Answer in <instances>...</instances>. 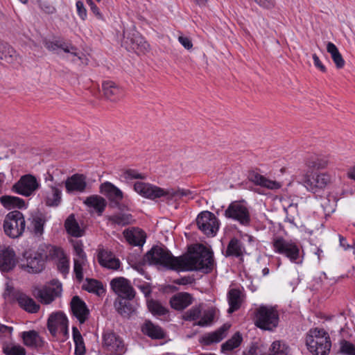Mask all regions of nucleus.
Listing matches in <instances>:
<instances>
[{
    "mask_svg": "<svg viewBox=\"0 0 355 355\" xmlns=\"http://www.w3.org/2000/svg\"><path fill=\"white\" fill-rule=\"evenodd\" d=\"M143 261L174 270L201 271L206 274L212 271L214 264L212 251L202 245H200L198 251L177 257L164 246L154 245L144 256Z\"/></svg>",
    "mask_w": 355,
    "mask_h": 355,
    "instance_id": "nucleus-1",
    "label": "nucleus"
},
{
    "mask_svg": "<svg viewBox=\"0 0 355 355\" xmlns=\"http://www.w3.org/2000/svg\"><path fill=\"white\" fill-rule=\"evenodd\" d=\"M134 190L144 198L155 200L157 198H164L163 200L177 201L184 196L191 194V191L185 189H164L150 183L137 182L134 184Z\"/></svg>",
    "mask_w": 355,
    "mask_h": 355,
    "instance_id": "nucleus-2",
    "label": "nucleus"
},
{
    "mask_svg": "<svg viewBox=\"0 0 355 355\" xmlns=\"http://www.w3.org/2000/svg\"><path fill=\"white\" fill-rule=\"evenodd\" d=\"M279 322V313L272 306L261 305L254 311V324L260 329L274 331L278 327Z\"/></svg>",
    "mask_w": 355,
    "mask_h": 355,
    "instance_id": "nucleus-3",
    "label": "nucleus"
},
{
    "mask_svg": "<svg viewBox=\"0 0 355 355\" xmlns=\"http://www.w3.org/2000/svg\"><path fill=\"white\" fill-rule=\"evenodd\" d=\"M3 227L6 236L12 239L20 237L26 229L23 214L18 210L10 211L5 216Z\"/></svg>",
    "mask_w": 355,
    "mask_h": 355,
    "instance_id": "nucleus-4",
    "label": "nucleus"
},
{
    "mask_svg": "<svg viewBox=\"0 0 355 355\" xmlns=\"http://www.w3.org/2000/svg\"><path fill=\"white\" fill-rule=\"evenodd\" d=\"M224 216L243 226L248 227L251 223L250 211L244 200L232 202L225 209Z\"/></svg>",
    "mask_w": 355,
    "mask_h": 355,
    "instance_id": "nucleus-5",
    "label": "nucleus"
},
{
    "mask_svg": "<svg viewBox=\"0 0 355 355\" xmlns=\"http://www.w3.org/2000/svg\"><path fill=\"white\" fill-rule=\"evenodd\" d=\"M40 184L36 178L31 174L22 175L19 180L15 182L11 190L12 192L28 197L33 194L39 189Z\"/></svg>",
    "mask_w": 355,
    "mask_h": 355,
    "instance_id": "nucleus-6",
    "label": "nucleus"
},
{
    "mask_svg": "<svg viewBox=\"0 0 355 355\" xmlns=\"http://www.w3.org/2000/svg\"><path fill=\"white\" fill-rule=\"evenodd\" d=\"M196 223L198 229L207 236H214L219 227L218 218L209 211L200 213L197 216Z\"/></svg>",
    "mask_w": 355,
    "mask_h": 355,
    "instance_id": "nucleus-7",
    "label": "nucleus"
},
{
    "mask_svg": "<svg viewBox=\"0 0 355 355\" xmlns=\"http://www.w3.org/2000/svg\"><path fill=\"white\" fill-rule=\"evenodd\" d=\"M272 245L276 252L285 255L292 262L298 263L300 248L295 243L277 237L274 239Z\"/></svg>",
    "mask_w": 355,
    "mask_h": 355,
    "instance_id": "nucleus-8",
    "label": "nucleus"
},
{
    "mask_svg": "<svg viewBox=\"0 0 355 355\" xmlns=\"http://www.w3.org/2000/svg\"><path fill=\"white\" fill-rule=\"evenodd\" d=\"M123 35L125 44L136 53H145L148 51L149 44L135 28L124 31Z\"/></svg>",
    "mask_w": 355,
    "mask_h": 355,
    "instance_id": "nucleus-9",
    "label": "nucleus"
},
{
    "mask_svg": "<svg viewBox=\"0 0 355 355\" xmlns=\"http://www.w3.org/2000/svg\"><path fill=\"white\" fill-rule=\"evenodd\" d=\"M331 182V177L327 173H315L313 175L306 174L302 180L306 189L316 193L324 189Z\"/></svg>",
    "mask_w": 355,
    "mask_h": 355,
    "instance_id": "nucleus-10",
    "label": "nucleus"
},
{
    "mask_svg": "<svg viewBox=\"0 0 355 355\" xmlns=\"http://www.w3.org/2000/svg\"><path fill=\"white\" fill-rule=\"evenodd\" d=\"M51 284L54 287L45 286L42 289H38L35 296L40 300L42 304H49L54 300L60 297L62 293V284L58 280H53Z\"/></svg>",
    "mask_w": 355,
    "mask_h": 355,
    "instance_id": "nucleus-11",
    "label": "nucleus"
},
{
    "mask_svg": "<svg viewBox=\"0 0 355 355\" xmlns=\"http://www.w3.org/2000/svg\"><path fill=\"white\" fill-rule=\"evenodd\" d=\"M100 192L108 198L111 207L122 209L120 202L123 198V193L114 184L110 182H105L100 186Z\"/></svg>",
    "mask_w": 355,
    "mask_h": 355,
    "instance_id": "nucleus-12",
    "label": "nucleus"
},
{
    "mask_svg": "<svg viewBox=\"0 0 355 355\" xmlns=\"http://www.w3.org/2000/svg\"><path fill=\"white\" fill-rule=\"evenodd\" d=\"M103 345L105 349L110 354L121 355L125 352L123 341L114 332L107 331L104 333Z\"/></svg>",
    "mask_w": 355,
    "mask_h": 355,
    "instance_id": "nucleus-13",
    "label": "nucleus"
},
{
    "mask_svg": "<svg viewBox=\"0 0 355 355\" xmlns=\"http://www.w3.org/2000/svg\"><path fill=\"white\" fill-rule=\"evenodd\" d=\"M134 299L135 297H116L114 302L116 312L123 318H130L136 313L138 306Z\"/></svg>",
    "mask_w": 355,
    "mask_h": 355,
    "instance_id": "nucleus-14",
    "label": "nucleus"
},
{
    "mask_svg": "<svg viewBox=\"0 0 355 355\" xmlns=\"http://www.w3.org/2000/svg\"><path fill=\"white\" fill-rule=\"evenodd\" d=\"M110 286L117 297H135L136 292L128 279L123 277L111 280Z\"/></svg>",
    "mask_w": 355,
    "mask_h": 355,
    "instance_id": "nucleus-15",
    "label": "nucleus"
},
{
    "mask_svg": "<svg viewBox=\"0 0 355 355\" xmlns=\"http://www.w3.org/2000/svg\"><path fill=\"white\" fill-rule=\"evenodd\" d=\"M64 183L68 193H83L87 187L86 176L80 173L68 177Z\"/></svg>",
    "mask_w": 355,
    "mask_h": 355,
    "instance_id": "nucleus-16",
    "label": "nucleus"
},
{
    "mask_svg": "<svg viewBox=\"0 0 355 355\" xmlns=\"http://www.w3.org/2000/svg\"><path fill=\"white\" fill-rule=\"evenodd\" d=\"M70 306L73 315L79 322L85 323L89 315V310L85 302L79 296L76 295L72 297Z\"/></svg>",
    "mask_w": 355,
    "mask_h": 355,
    "instance_id": "nucleus-17",
    "label": "nucleus"
},
{
    "mask_svg": "<svg viewBox=\"0 0 355 355\" xmlns=\"http://www.w3.org/2000/svg\"><path fill=\"white\" fill-rule=\"evenodd\" d=\"M23 257L26 260V264H21V268L29 273H39L45 267L40 258L32 251H25Z\"/></svg>",
    "mask_w": 355,
    "mask_h": 355,
    "instance_id": "nucleus-18",
    "label": "nucleus"
},
{
    "mask_svg": "<svg viewBox=\"0 0 355 355\" xmlns=\"http://www.w3.org/2000/svg\"><path fill=\"white\" fill-rule=\"evenodd\" d=\"M33 252L40 258L44 265L48 259H53L63 256V252L60 248L46 243L40 244L37 250Z\"/></svg>",
    "mask_w": 355,
    "mask_h": 355,
    "instance_id": "nucleus-19",
    "label": "nucleus"
},
{
    "mask_svg": "<svg viewBox=\"0 0 355 355\" xmlns=\"http://www.w3.org/2000/svg\"><path fill=\"white\" fill-rule=\"evenodd\" d=\"M102 92L105 98L112 102L119 101L124 95L123 89L112 80L103 82Z\"/></svg>",
    "mask_w": 355,
    "mask_h": 355,
    "instance_id": "nucleus-20",
    "label": "nucleus"
},
{
    "mask_svg": "<svg viewBox=\"0 0 355 355\" xmlns=\"http://www.w3.org/2000/svg\"><path fill=\"white\" fill-rule=\"evenodd\" d=\"M329 164L328 156L322 154H311L305 159V164L308 168V172L325 168Z\"/></svg>",
    "mask_w": 355,
    "mask_h": 355,
    "instance_id": "nucleus-21",
    "label": "nucleus"
},
{
    "mask_svg": "<svg viewBox=\"0 0 355 355\" xmlns=\"http://www.w3.org/2000/svg\"><path fill=\"white\" fill-rule=\"evenodd\" d=\"M17 259L15 251L10 248L0 250V270L9 272L16 266Z\"/></svg>",
    "mask_w": 355,
    "mask_h": 355,
    "instance_id": "nucleus-22",
    "label": "nucleus"
},
{
    "mask_svg": "<svg viewBox=\"0 0 355 355\" xmlns=\"http://www.w3.org/2000/svg\"><path fill=\"white\" fill-rule=\"evenodd\" d=\"M248 178L250 182H254L255 184L259 185L268 189L275 190L279 189L282 187L280 182L275 180H269L265 178L263 175L253 171L248 173Z\"/></svg>",
    "mask_w": 355,
    "mask_h": 355,
    "instance_id": "nucleus-23",
    "label": "nucleus"
},
{
    "mask_svg": "<svg viewBox=\"0 0 355 355\" xmlns=\"http://www.w3.org/2000/svg\"><path fill=\"white\" fill-rule=\"evenodd\" d=\"M245 247L243 243L236 237L229 241L226 250L223 252L225 257H236L243 261Z\"/></svg>",
    "mask_w": 355,
    "mask_h": 355,
    "instance_id": "nucleus-24",
    "label": "nucleus"
},
{
    "mask_svg": "<svg viewBox=\"0 0 355 355\" xmlns=\"http://www.w3.org/2000/svg\"><path fill=\"white\" fill-rule=\"evenodd\" d=\"M230 327L229 324H224L216 331L205 334L202 337V343L205 345H210L220 342L226 336V331Z\"/></svg>",
    "mask_w": 355,
    "mask_h": 355,
    "instance_id": "nucleus-25",
    "label": "nucleus"
},
{
    "mask_svg": "<svg viewBox=\"0 0 355 355\" xmlns=\"http://www.w3.org/2000/svg\"><path fill=\"white\" fill-rule=\"evenodd\" d=\"M142 332L154 340H160L166 338V333L159 325L153 324L150 320H146L141 327Z\"/></svg>",
    "mask_w": 355,
    "mask_h": 355,
    "instance_id": "nucleus-26",
    "label": "nucleus"
},
{
    "mask_svg": "<svg viewBox=\"0 0 355 355\" xmlns=\"http://www.w3.org/2000/svg\"><path fill=\"white\" fill-rule=\"evenodd\" d=\"M43 44L44 46L49 51H54L60 49L66 53H70L75 56H78V53L75 51L76 50V48L69 43H66L62 40H55L53 41H51L47 39H44L43 40Z\"/></svg>",
    "mask_w": 355,
    "mask_h": 355,
    "instance_id": "nucleus-27",
    "label": "nucleus"
},
{
    "mask_svg": "<svg viewBox=\"0 0 355 355\" xmlns=\"http://www.w3.org/2000/svg\"><path fill=\"white\" fill-rule=\"evenodd\" d=\"M193 297L188 293H180L173 296L170 300L171 307L175 310L181 311L192 304Z\"/></svg>",
    "mask_w": 355,
    "mask_h": 355,
    "instance_id": "nucleus-28",
    "label": "nucleus"
},
{
    "mask_svg": "<svg viewBox=\"0 0 355 355\" xmlns=\"http://www.w3.org/2000/svg\"><path fill=\"white\" fill-rule=\"evenodd\" d=\"M21 338L24 344L27 347L37 348L44 346V340L40 336L38 332L35 330L22 332Z\"/></svg>",
    "mask_w": 355,
    "mask_h": 355,
    "instance_id": "nucleus-29",
    "label": "nucleus"
},
{
    "mask_svg": "<svg viewBox=\"0 0 355 355\" xmlns=\"http://www.w3.org/2000/svg\"><path fill=\"white\" fill-rule=\"evenodd\" d=\"M84 204L88 207L94 208L98 216H101L106 206V200L98 195H92L85 198Z\"/></svg>",
    "mask_w": 355,
    "mask_h": 355,
    "instance_id": "nucleus-30",
    "label": "nucleus"
},
{
    "mask_svg": "<svg viewBox=\"0 0 355 355\" xmlns=\"http://www.w3.org/2000/svg\"><path fill=\"white\" fill-rule=\"evenodd\" d=\"M0 202L7 209H26L27 207L25 201L16 196H2L0 198Z\"/></svg>",
    "mask_w": 355,
    "mask_h": 355,
    "instance_id": "nucleus-31",
    "label": "nucleus"
},
{
    "mask_svg": "<svg viewBox=\"0 0 355 355\" xmlns=\"http://www.w3.org/2000/svg\"><path fill=\"white\" fill-rule=\"evenodd\" d=\"M17 301L19 305L24 309L25 311L35 313L38 312L40 310V305L37 304L33 299L28 297L24 293L18 294L17 295Z\"/></svg>",
    "mask_w": 355,
    "mask_h": 355,
    "instance_id": "nucleus-32",
    "label": "nucleus"
},
{
    "mask_svg": "<svg viewBox=\"0 0 355 355\" xmlns=\"http://www.w3.org/2000/svg\"><path fill=\"white\" fill-rule=\"evenodd\" d=\"M306 338H312L314 343L324 342V344L326 345V347H331L329 335L323 329L315 328L311 329L307 334Z\"/></svg>",
    "mask_w": 355,
    "mask_h": 355,
    "instance_id": "nucleus-33",
    "label": "nucleus"
},
{
    "mask_svg": "<svg viewBox=\"0 0 355 355\" xmlns=\"http://www.w3.org/2000/svg\"><path fill=\"white\" fill-rule=\"evenodd\" d=\"M17 58L15 50L8 43L0 42V60L6 63H12Z\"/></svg>",
    "mask_w": 355,
    "mask_h": 355,
    "instance_id": "nucleus-34",
    "label": "nucleus"
},
{
    "mask_svg": "<svg viewBox=\"0 0 355 355\" xmlns=\"http://www.w3.org/2000/svg\"><path fill=\"white\" fill-rule=\"evenodd\" d=\"M64 227L67 232L72 236L80 237L83 235V231L80 229L73 214H70L65 220Z\"/></svg>",
    "mask_w": 355,
    "mask_h": 355,
    "instance_id": "nucleus-35",
    "label": "nucleus"
},
{
    "mask_svg": "<svg viewBox=\"0 0 355 355\" xmlns=\"http://www.w3.org/2000/svg\"><path fill=\"white\" fill-rule=\"evenodd\" d=\"M312 338H306V345L309 351L313 355H328L331 347H326L324 342L314 343Z\"/></svg>",
    "mask_w": 355,
    "mask_h": 355,
    "instance_id": "nucleus-36",
    "label": "nucleus"
},
{
    "mask_svg": "<svg viewBox=\"0 0 355 355\" xmlns=\"http://www.w3.org/2000/svg\"><path fill=\"white\" fill-rule=\"evenodd\" d=\"M45 204L48 207H57L62 202V191L60 189L51 187V191L46 193Z\"/></svg>",
    "mask_w": 355,
    "mask_h": 355,
    "instance_id": "nucleus-37",
    "label": "nucleus"
},
{
    "mask_svg": "<svg viewBox=\"0 0 355 355\" xmlns=\"http://www.w3.org/2000/svg\"><path fill=\"white\" fill-rule=\"evenodd\" d=\"M227 298L230 305L228 313H232L241 306V291L236 288L230 289L228 292Z\"/></svg>",
    "mask_w": 355,
    "mask_h": 355,
    "instance_id": "nucleus-38",
    "label": "nucleus"
},
{
    "mask_svg": "<svg viewBox=\"0 0 355 355\" xmlns=\"http://www.w3.org/2000/svg\"><path fill=\"white\" fill-rule=\"evenodd\" d=\"M327 51L331 55L336 67L342 69L345 66V62L336 46L334 43L329 42L327 44Z\"/></svg>",
    "mask_w": 355,
    "mask_h": 355,
    "instance_id": "nucleus-39",
    "label": "nucleus"
},
{
    "mask_svg": "<svg viewBox=\"0 0 355 355\" xmlns=\"http://www.w3.org/2000/svg\"><path fill=\"white\" fill-rule=\"evenodd\" d=\"M73 340L75 344V354L85 355L86 352L83 338L76 327H72Z\"/></svg>",
    "mask_w": 355,
    "mask_h": 355,
    "instance_id": "nucleus-40",
    "label": "nucleus"
},
{
    "mask_svg": "<svg viewBox=\"0 0 355 355\" xmlns=\"http://www.w3.org/2000/svg\"><path fill=\"white\" fill-rule=\"evenodd\" d=\"M288 351L289 347L285 343L281 340H275L271 344L268 354L264 353L260 355H288Z\"/></svg>",
    "mask_w": 355,
    "mask_h": 355,
    "instance_id": "nucleus-41",
    "label": "nucleus"
},
{
    "mask_svg": "<svg viewBox=\"0 0 355 355\" xmlns=\"http://www.w3.org/2000/svg\"><path fill=\"white\" fill-rule=\"evenodd\" d=\"M3 353L6 355H26V349L20 345L13 343H5L2 347Z\"/></svg>",
    "mask_w": 355,
    "mask_h": 355,
    "instance_id": "nucleus-42",
    "label": "nucleus"
},
{
    "mask_svg": "<svg viewBox=\"0 0 355 355\" xmlns=\"http://www.w3.org/2000/svg\"><path fill=\"white\" fill-rule=\"evenodd\" d=\"M87 284H83V288L89 293H94L101 295L105 292L102 283L94 279H86Z\"/></svg>",
    "mask_w": 355,
    "mask_h": 355,
    "instance_id": "nucleus-43",
    "label": "nucleus"
},
{
    "mask_svg": "<svg viewBox=\"0 0 355 355\" xmlns=\"http://www.w3.org/2000/svg\"><path fill=\"white\" fill-rule=\"evenodd\" d=\"M242 340L241 334L239 332L235 333L230 339L222 344L221 352H225L233 350L241 345Z\"/></svg>",
    "mask_w": 355,
    "mask_h": 355,
    "instance_id": "nucleus-44",
    "label": "nucleus"
},
{
    "mask_svg": "<svg viewBox=\"0 0 355 355\" xmlns=\"http://www.w3.org/2000/svg\"><path fill=\"white\" fill-rule=\"evenodd\" d=\"M45 219L40 216H36L32 218L31 226H28L27 229L30 230L36 236H41L44 233V226L45 224Z\"/></svg>",
    "mask_w": 355,
    "mask_h": 355,
    "instance_id": "nucleus-45",
    "label": "nucleus"
},
{
    "mask_svg": "<svg viewBox=\"0 0 355 355\" xmlns=\"http://www.w3.org/2000/svg\"><path fill=\"white\" fill-rule=\"evenodd\" d=\"M147 306L149 311L154 315L162 316L168 313V310L162 304L153 299L147 300Z\"/></svg>",
    "mask_w": 355,
    "mask_h": 355,
    "instance_id": "nucleus-46",
    "label": "nucleus"
},
{
    "mask_svg": "<svg viewBox=\"0 0 355 355\" xmlns=\"http://www.w3.org/2000/svg\"><path fill=\"white\" fill-rule=\"evenodd\" d=\"M123 234L128 243L135 246L143 245L146 241V235L144 232L140 235H137L132 231L125 230Z\"/></svg>",
    "mask_w": 355,
    "mask_h": 355,
    "instance_id": "nucleus-47",
    "label": "nucleus"
},
{
    "mask_svg": "<svg viewBox=\"0 0 355 355\" xmlns=\"http://www.w3.org/2000/svg\"><path fill=\"white\" fill-rule=\"evenodd\" d=\"M110 220L118 225L125 226L132 223L135 220L130 214L119 213L110 216Z\"/></svg>",
    "mask_w": 355,
    "mask_h": 355,
    "instance_id": "nucleus-48",
    "label": "nucleus"
},
{
    "mask_svg": "<svg viewBox=\"0 0 355 355\" xmlns=\"http://www.w3.org/2000/svg\"><path fill=\"white\" fill-rule=\"evenodd\" d=\"M48 320L49 323H53L59 328L68 324L69 322L66 315L61 311L51 314Z\"/></svg>",
    "mask_w": 355,
    "mask_h": 355,
    "instance_id": "nucleus-49",
    "label": "nucleus"
},
{
    "mask_svg": "<svg viewBox=\"0 0 355 355\" xmlns=\"http://www.w3.org/2000/svg\"><path fill=\"white\" fill-rule=\"evenodd\" d=\"M200 306H193L183 315V319L186 321H195L201 316Z\"/></svg>",
    "mask_w": 355,
    "mask_h": 355,
    "instance_id": "nucleus-50",
    "label": "nucleus"
},
{
    "mask_svg": "<svg viewBox=\"0 0 355 355\" xmlns=\"http://www.w3.org/2000/svg\"><path fill=\"white\" fill-rule=\"evenodd\" d=\"M73 262V272L75 273L76 278L78 282H81L83 279V266L85 264V261L74 259Z\"/></svg>",
    "mask_w": 355,
    "mask_h": 355,
    "instance_id": "nucleus-51",
    "label": "nucleus"
},
{
    "mask_svg": "<svg viewBox=\"0 0 355 355\" xmlns=\"http://www.w3.org/2000/svg\"><path fill=\"white\" fill-rule=\"evenodd\" d=\"M340 352L347 355H355V346L350 342L343 340L340 343Z\"/></svg>",
    "mask_w": 355,
    "mask_h": 355,
    "instance_id": "nucleus-52",
    "label": "nucleus"
},
{
    "mask_svg": "<svg viewBox=\"0 0 355 355\" xmlns=\"http://www.w3.org/2000/svg\"><path fill=\"white\" fill-rule=\"evenodd\" d=\"M123 178L126 180H144L146 179V175L142 173H139L135 169H127L123 172Z\"/></svg>",
    "mask_w": 355,
    "mask_h": 355,
    "instance_id": "nucleus-53",
    "label": "nucleus"
},
{
    "mask_svg": "<svg viewBox=\"0 0 355 355\" xmlns=\"http://www.w3.org/2000/svg\"><path fill=\"white\" fill-rule=\"evenodd\" d=\"M23 293H20L19 291H16L14 287L10 285L8 283L6 285V288L3 292V296L5 299H10L15 300L17 301V295L18 294H22Z\"/></svg>",
    "mask_w": 355,
    "mask_h": 355,
    "instance_id": "nucleus-54",
    "label": "nucleus"
},
{
    "mask_svg": "<svg viewBox=\"0 0 355 355\" xmlns=\"http://www.w3.org/2000/svg\"><path fill=\"white\" fill-rule=\"evenodd\" d=\"M114 257L113 253L106 250H101L98 254V261L103 266L106 262Z\"/></svg>",
    "mask_w": 355,
    "mask_h": 355,
    "instance_id": "nucleus-55",
    "label": "nucleus"
},
{
    "mask_svg": "<svg viewBox=\"0 0 355 355\" xmlns=\"http://www.w3.org/2000/svg\"><path fill=\"white\" fill-rule=\"evenodd\" d=\"M40 8L46 14H53L55 12V8L49 1L39 0L37 1Z\"/></svg>",
    "mask_w": 355,
    "mask_h": 355,
    "instance_id": "nucleus-56",
    "label": "nucleus"
},
{
    "mask_svg": "<svg viewBox=\"0 0 355 355\" xmlns=\"http://www.w3.org/2000/svg\"><path fill=\"white\" fill-rule=\"evenodd\" d=\"M58 270L65 277L69 272V265L66 258H60L57 263Z\"/></svg>",
    "mask_w": 355,
    "mask_h": 355,
    "instance_id": "nucleus-57",
    "label": "nucleus"
},
{
    "mask_svg": "<svg viewBox=\"0 0 355 355\" xmlns=\"http://www.w3.org/2000/svg\"><path fill=\"white\" fill-rule=\"evenodd\" d=\"M73 250L77 257H78L80 261H85L86 254L83 249V243L81 241L76 242L73 245Z\"/></svg>",
    "mask_w": 355,
    "mask_h": 355,
    "instance_id": "nucleus-58",
    "label": "nucleus"
},
{
    "mask_svg": "<svg viewBox=\"0 0 355 355\" xmlns=\"http://www.w3.org/2000/svg\"><path fill=\"white\" fill-rule=\"evenodd\" d=\"M77 13L82 20H85L87 18V10L85 8L84 3L82 1H78L76 3Z\"/></svg>",
    "mask_w": 355,
    "mask_h": 355,
    "instance_id": "nucleus-59",
    "label": "nucleus"
},
{
    "mask_svg": "<svg viewBox=\"0 0 355 355\" xmlns=\"http://www.w3.org/2000/svg\"><path fill=\"white\" fill-rule=\"evenodd\" d=\"M196 279L193 276H185L180 279L173 280V283L177 285H187L192 284L195 282Z\"/></svg>",
    "mask_w": 355,
    "mask_h": 355,
    "instance_id": "nucleus-60",
    "label": "nucleus"
},
{
    "mask_svg": "<svg viewBox=\"0 0 355 355\" xmlns=\"http://www.w3.org/2000/svg\"><path fill=\"white\" fill-rule=\"evenodd\" d=\"M214 316L212 314L204 315L199 321L193 324L194 326L206 327L211 323L213 320Z\"/></svg>",
    "mask_w": 355,
    "mask_h": 355,
    "instance_id": "nucleus-61",
    "label": "nucleus"
},
{
    "mask_svg": "<svg viewBox=\"0 0 355 355\" xmlns=\"http://www.w3.org/2000/svg\"><path fill=\"white\" fill-rule=\"evenodd\" d=\"M103 266L105 268H107L109 269L117 270L120 267V261L119 260V259H116L114 257H113Z\"/></svg>",
    "mask_w": 355,
    "mask_h": 355,
    "instance_id": "nucleus-62",
    "label": "nucleus"
},
{
    "mask_svg": "<svg viewBox=\"0 0 355 355\" xmlns=\"http://www.w3.org/2000/svg\"><path fill=\"white\" fill-rule=\"evenodd\" d=\"M260 352L259 347L257 343H252L249 348L245 350L243 355H257Z\"/></svg>",
    "mask_w": 355,
    "mask_h": 355,
    "instance_id": "nucleus-63",
    "label": "nucleus"
},
{
    "mask_svg": "<svg viewBox=\"0 0 355 355\" xmlns=\"http://www.w3.org/2000/svg\"><path fill=\"white\" fill-rule=\"evenodd\" d=\"M138 288L144 293L145 297L147 300H149L148 298L150 297L152 293V289L150 284L145 282L144 284L139 285Z\"/></svg>",
    "mask_w": 355,
    "mask_h": 355,
    "instance_id": "nucleus-64",
    "label": "nucleus"
}]
</instances>
